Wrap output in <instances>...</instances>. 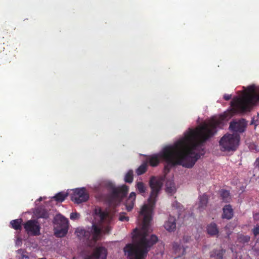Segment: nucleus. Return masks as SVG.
<instances>
[{
    "label": "nucleus",
    "instance_id": "5",
    "mask_svg": "<svg viewBox=\"0 0 259 259\" xmlns=\"http://www.w3.org/2000/svg\"><path fill=\"white\" fill-rule=\"evenodd\" d=\"M240 136L237 134H226L219 141L221 151L225 152H233L236 150L239 146Z\"/></svg>",
    "mask_w": 259,
    "mask_h": 259
},
{
    "label": "nucleus",
    "instance_id": "33",
    "mask_svg": "<svg viewBox=\"0 0 259 259\" xmlns=\"http://www.w3.org/2000/svg\"><path fill=\"white\" fill-rule=\"evenodd\" d=\"M231 95L225 94L224 96V99L226 101H228L231 99Z\"/></svg>",
    "mask_w": 259,
    "mask_h": 259
},
{
    "label": "nucleus",
    "instance_id": "29",
    "mask_svg": "<svg viewBox=\"0 0 259 259\" xmlns=\"http://www.w3.org/2000/svg\"><path fill=\"white\" fill-rule=\"evenodd\" d=\"M79 214L77 212H72L70 214V218L72 220H76L79 219Z\"/></svg>",
    "mask_w": 259,
    "mask_h": 259
},
{
    "label": "nucleus",
    "instance_id": "8",
    "mask_svg": "<svg viewBox=\"0 0 259 259\" xmlns=\"http://www.w3.org/2000/svg\"><path fill=\"white\" fill-rule=\"evenodd\" d=\"M89 198V194L84 188L75 189L71 197V199L77 204L85 202Z\"/></svg>",
    "mask_w": 259,
    "mask_h": 259
},
{
    "label": "nucleus",
    "instance_id": "28",
    "mask_svg": "<svg viewBox=\"0 0 259 259\" xmlns=\"http://www.w3.org/2000/svg\"><path fill=\"white\" fill-rule=\"evenodd\" d=\"M119 220L121 221L127 222L129 220V218L128 217L125 216V213L122 212L120 214Z\"/></svg>",
    "mask_w": 259,
    "mask_h": 259
},
{
    "label": "nucleus",
    "instance_id": "2",
    "mask_svg": "<svg viewBox=\"0 0 259 259\" xmlns=\"http://www.w3.org/2000/svg\"><path fill=\"white\" fill-rule=\"evenodd\" d=\"M163 179L152 176L149 181L151 189L148 199V204L143 205L139 212L138 219H142L140 230H134L133 236L134 243L128 244L124 248L125 254L129 259H145L150 248L158 241L155 235H148L149 224L152 219V213L157 200V197L163 186Z\"/></svg>",
    "mask_w": 259,
    "mask_h": 259
},
{
    "label": "nucleus",
    "instance_id": "4",
    "mask_svg": "<svg viewBox=\"0 0 259 259\" xmlns=\"http://www.w3.org/2000/svg\"><path fill=\"white\" fill-rule=\"evenodd\" d=\"M101 232V229L95 224L92 225L91 230L78 228L75 231V234L80 241L89 246L99 239Z\"/></svg>",
    "mask_w": 259,
    "mask_h": 259
},
{
    "label": "nucleus",
    "instance_id": "22",
    "mask_svg": "<svg viewBox=\"0 0 259 259\" xmlns=\"http://www.w3.org/2000/svg\"><path fill=\"white\" fill-rule=\"evenodd\" d=\"M68 196V193L61 192L57 194H56L54 197L53 198L57 202H63L65 198Z\"/></svg>",
    "mask_w": 259,
    "mask_h": 259
},
{
    "label": "nucleus",
    "instance_id": "18",
    "mask_svg": "<svg viewBox=\"0 0 259 259\" xmlns=\"http://www.w3.org/2000/svg\"><path fill=\"white\" fill-rule=\"evenodd\" d=\"M22 219H18L13 220L10 222L11 228L17 231H21L22 229Z\"/></svg>",
    "mask_w": 259,
    "mask_h": 259
},
{
    "label": "nucleus",
    "instance_id": "10",
    "mask_svg": "<svg viewBox=\"0 0 259 259\" xmlns=\"http://www.w3.org/2000/svg\"><path fill=\"white\" fill-rule=\"evenodd\" d=\"M107 254V249L104 247L96 248L92 254L85 259H106Z\"/></svg>",
    "mask_w": 259,
    "mask_h": 259
},
{
    "label": "nucleus",
    "instance_id": "12",
    "mask_svg": "<svg viewBox=\"0 0 259 259\" xmlns=\"http://www.w3.org/2000/svg\"><path fill=\"white\" fill-rule=\"evenodd\" d=\"M164 228L168 232L174 231L176 229V219L175 217L169 215L164 224Z\"/></svg>",
    "mask_w": 259,
    "mask_h": 259
},
{
    "label": "nucleus",
    "instance_id": "6",
    "mask_svg": "<svg viewBox=\"0 0 259 259\" xmlns=\"http://www.w3.org/2000/svg\"><path fill=\"white\" fill-rule=\"evenodd\" d=\"M56 221L59 225L55 229V234L56 236L62 237L64 236L68 232V220L64 216L59 214L56 216Z\"/></svg>",
    "mask_w": 259,
    "mask_h": 259
},
{
    "label": "nucleus",
    "instance_id": "27",
    "mask_svg": "<svg viewBox=\"0 0 259 259\" xmlns=\"http://www.w3.org/2000/svg\"><path fill=\"white\" fill-rule=\"evenodd\" d=\"M239 242L245 243L248 242L250 240V237L248 236L241 235L238 238Z\"/></svg>",
    "mask_w": 259,
    "mask_h": 259
},
{
    "label": "nucleus",
    "instance_id": "1",
    "mask_svg": "<svg viewBox=\"0 0 259 259\" xmlns=\"http://www.w3.org/2000/svg\"><path fill=\"white\" fill-rule=\"evenodd\" d=\"M258 102L259 86L250 85L247 87L242 97L233 99L230 110L219 117L211 118L207 122L195 130L189 128L183 138L172 145L164 147L161 153L162 160L165 162L164 173L166 175L172 167L177 165L186 168L192 167L201 156L194 151L201 147L203 143L217 133V128L222 125L224 121L228 120L236 113L250 111L252 107Z\"/></svg>",
    "mask_w": 259,
    "mask_h": 259
},
{
    "label": "nucleus",
    "instance_id": "21",
    "mask_svg": "<svg viewBox=\"0 0 259 259\" xmlns=\"http://www.w3.org/2000/svg\"><path fill=\"white\" fill-rule=\"evenodd\" d=\"M173 248L176 254L178 253V257H180L181 255H183L185 253L186 248L184 247H182L177 243H174L173 244Z\"/></svg>",
    "mask_w": 259,
    "mask_h": 259
},
{
    "label": "nucleus",
    "instance_id": "13",
    "mask_svg": "<svg viewBox=\"0 0 259 259\" xmlns=\"http://www.w3.org/2000/svg\"><path fill=\"white\" fill-rule=\"evenodd\" d=\"M162 150L157 154H153L148 158V162L151 166H156L160 162V160H162L161 157V153Z\"/></svg>",
    "mask_w": 259,
    "mask_h": 259
},
{
    "label": "nucleus",
    "instance_id": "20",
    "mask_svg": "<svg viewBox=\"0 0 259 259\" xmlns=\"http://www.w3.org/2000/svg\"><path fill=\"white\" fill-rule=\"evenodd\" d=\"M135 187L138 193L144 196L147 190V187L145 184L142 182H137Z\"/></svg>",
    "mask_w": 259,
    "mask_h": 259
},
{
    "label": "nucleus",
    "instance_id": "9",
    "mask_svg": "<svg viewBox=\"0 0 259 259\" xmlns=\"http://www.w3.org/2000/svg\"><path fill=\"white\" fill-rule=\"evenodd\" d=\"M24 228L28 234L33 236L40 234V227L38 222L34 220H30L24 224Z\"/></svg>",
    "mask_w": 259,
    "mask_h": 259
},
{
    "label": "nucleus",
    "instance_id": "36",
    "mask_svg": "<svg viewBox=\"0 0 259 259\" xmlns=\"http://www.w3.org/2000/svg\"><path fill=\"white\" fill-rule=\"evenodd\" d=\"M250 124H255V126L257 125V124L254 122V120L252 119V121L250 122Z\"/></svg>",
    "mask_w": 259,
    "mask_h": 259
},
{
    "label": "nucleus",
    "instance_id": "37",
    "mask_svg": "<svg viewBox=\"0 0 259 259\" xmlns=\"http://www.w3.org/2000/svg\"><path fill=\"white\" fill-rule=\"evenodd\" d=\"M256 215H257V214H255V215H254V218H255Z\"/></svg>",
    "mask_w": 259,
    "mask_h": 259
},
{
    "label": "nucleus",
    "instance_id": "31",
    "mask_svg": "<svg viewBox=\"0 0 259 259\" xmlns=\"http://www.w3.org/2000/svg\"><path fill=\"white\" fill-rule=\"evenodd\" d=\"M172 207H176V208L180 209L182 205L177 201H175L172 203Z\"/></svg>",
    "mask_w": 259,
    "mask_h": 259
},
{
    "label": "nucleus",
    "instance_id": "16",
    "mask_svg": "<svg viewBox=\"0 0 259 259\" xmlns=\"http://www.w3.org/2000/svg\"><path fill=\"white\" fill-rule=\"evenodd\" d=\"M208 196L205 194L199 197L198 209L200 211H202L205 209L208 203Z\"/></svg>",
    "mask_w": 259,
    "mask_h": 259
},
{
    "label": "nucleus",
    "instance_id": "34",
    "mask_svg": "<svg viewBox=\"0 0 259 259\" xmlns=\"http://www.w3.org/2000/svg\"><path fill=\"white\" fill-rule=\"evenodd\" d=\"M217 259H223V254L221 253H217L216 255Z\"/></svg>",
    "mask_w": 259,
    "mask_h": 259
},
{
    "label": "nucleus",
    "instance_id": "25",
    "mask_svg": "<svg viewBox=\"0 0 259 259\" xmlns=\"http://www.w3.org/2000/svg\"><path fill=\"white\" fill-rule=\"evenodd\" d=\"M147 165L146 163L142 164L137 169L136 174L138 176L144 174L147 171Z\"/></svg>",
    "mask_w": 259,
    "mask_h": 259
},
{
    "label": "nucleus",
    "instance_id": "26",
    "mask_svg": "<svg viewBox=\"0 0 259 259\" xmlns=\"http://www.w3.org/2000/svg\"><path fill=\"white\" fill-rule=\"evenodd\" d=\"M168 183L166 184V191L168 193H172L175 192L176 189L174 183H170V186L168 185Z\"/></svg>",
    "mask_w": 259,
    "mask_h": 259
},
{
    "label": "nucleus",
    "instance_id": "30",
    "mask_svg": "<svg viewBox=\"0 0 259 259\" xmlns=\"http://www.w3.org/2000/svg\"><path fill=\"white\" fill-rule=\"evenodd\" d=\"M252 232L255 236L259 234V225H257L253 229Z\"/></svg>",
    "mask_w": 259,
    "mask_h": 259
},
{
    "label": "nucleus",
    "instance_id": "24",
    "mask_svg": "<svg viewBox=\"0 0 259 259\" xmlns=\"http://www.w3.org/2000/svg\"><path fill=\"white\" fill-rule=\"evenodd\" d=\"M134 174L132 170H129L126 174L124 180L126 183H132L133 181Z\"/></svg>",
    "mask_w": 259,
    "mask_h": 259
},
{
    "label": "nucleus",
    "instance_id": "23",
    "mask_svg": "<svg viewBox=\"0 0 259 259\" xmlns=\"http://www.w3.org/2000/svg\"><path fill=\"white\" fill-rule=\"evenodd\" d=\"M220 196L223 201L227 202L229 201L230 199V193L228 191L226 190H221L220 191Z\"/></svg>",
    "mask_w": 259,
    "mask_h": 259
},
{
    "label": "nucleus",
    "instance_id": "15",
    "mask_svg": "<svg viewBox=\"0 0 259 259\" xmlns=\"http://www.w3.org/2000/svg\"><path fill=\"white\" fill-rule=\"evenodd\" d=\"M233 215V211L230 205H226L223 208L222 218L228 220L231 219Z\"/></svg>",
    "mask_w": 259,
    "mask_h": 259
},
{
    "label": "nucleus",
    "instance_id": "7",
    "mask_svg": "<svg viewBox=\"0 0 259 259\" xmlns=\"http://www.w3.org/2000/svg\"><path fill=\"white\" fill-rule=\"evenodd\" d=\"M247 121L244 118L233 119L229 124V130L233 134L243 133L246 131Z\"/></svg>",
    "mask_w": 259,
    "mask_h": 259
},
{
    "label": "nucleus",
    "instance_id": "19",
    "mask_svg": "<svg viewBox=\"0 0 259 259\" xmlns=\"http://www.w3.org/2000/svg\"><path fill=\"white\" fill-rule=\"evenodd\" d=\"M207 232L208 234L211 236H215L218 234L219 230L217 225L214 223H211L207 227Z\"/></svg>",
    "mask_w": 259,
    "mask_h": 259
},
{
    "label": "nucleus",
    "instance_id": "3",
    "mask_svg": "<svg viewBox=\"0 0 259 259\" xmlns=\"http://www.w3.org/2000/svg\"><path fill=\"white\" fill-rule=\"evenodd\" d=\"M105 187L109 191L106 199L110 205L115 206L119 203L128 192V187L125 185L119 187H115L111 182L105 184Z\"/></svg>",
    "mask_w": 259,
    "mask_h": 259
},
{
    "label": "nucleus",
    "instance_id": "17",
    "mask_svg": "<svg viewBox=\"0 0 259 259\" xmlns=\"http://www.w3.org/2000/svg\"><path fill=\"white\" fill-rule=\"evenodd\" d=\"M35 214L38 218L47 219L49 217L48 211L42 207H39L36 209Z\"/></svg>",
    "mask_w": 259,
    "mask_h": 259
},
{
    "label": "nucleus",
    "instance_id": "11",
    "mask_svg": "<svg viewBox=\"0 0 259 259\" xmlns=\"http://www.w3.org/2000/svg\"><path fill=\"white\" fill-rule=\"evenodd\" d=\"M95 213L100 217L103 223L109 224L112 220V216L109 212L103 210L100 207L95 209Z\"/></svg>",
    "mask_w": 259,
    "mask_h": 259
},
{
    "label": "nucleus",
    "instance_id": "35",
    "mask_svg": "<svg viewBox=\"0 0 259 259\" xmlns=\"http://www.w3.org/2000/svg\"><path fill=\"white\" fill-rule=\"evenodd\" d=\"M254 165L256 167H259V157L256 159Z\"/></svg>",
    "mask_w": 259,
    "mask_h": 259
},
{
    "label": "nucleus",
    "instance_id": "14",
    "mask_svg": "<svg viewBox=\"0 0 259 259\" xmlns=\"http://www.w3.org/2000/svg\"><path fill=\"white\" fill-rule=\"evenodd\" d=\"M136 197L135 192H132L130 193V196L125 202L126 209L128 211H130L134 207L135 201Z\"/></svg>",
    "mask_w": 259,
    "mask_h": 259
},
{
    "label": "nucleus",
    "instance_id": "32",
    "mask_svg": "<svg viewBox=\"0 0 259 259\" xmlns=\"http://www.w3.org/2000/svg\"><path fill=\"white\" fill-rule=\"evenodd\" d=\"M111 228V227L109 226V225H107V226H106L104 229V233H106V234H108L109 233V232L110 231Z\"/></svg>",
    "mask_w": 259,
    "mask_h": 259
}]
</instances>
